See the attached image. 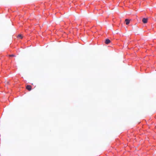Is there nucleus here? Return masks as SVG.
<instances>
[{
  "label": "nucleus",
  "instance_id": "nucleus-1",
  "mask_svg": "<svg viewBox=\"0 0 156 156\" xmlns=\"http://www.w3.org/2000/svg\"><path fill=\"white\" fill-rule=\"evenodd\" d=\"M142 21L143 23H147V19L144 18L142 20Z\"/></svg>",
  "mask_w": 156,
  "mask_h": 156
},
{
  "label": "nucleus",
  "instance_id": "nucleus-3",
  "mask_svg": "<svg viewBox=\"0 0 156 156\" xmlns=\"http://www.w3.org/2000/svg\"><path fill=\"white\" fill-rule=\"evenodd\" d=\"M125 21L126 22V25H128L129 24L130 20L128 19H126L125 20Z\"/></svg>",
  "mask_w": 156,
  "mask_h": 156
},
{
  "label": "nucleus",
  "instance_id": "nucleus-6",
  "mask_svg": "<svg viewBox=\"0 0 156 156\" xmlns=\"http://www.w3.org/2000/svg\"><path fill=\"white\" fill-rule=\"evenodd\" d=\"M9 56H10V57H14V56H15V55H9Z\"/></svg>",
  "mask_w": 156,
  "mask_h": 156
},
{
  "label": "nucleus",
  "instance_id": "nucleus-4",
  "mask_svg": "<svg viewBox=\"0 0 156 156\" xmlns=\"http://www.w3.org/2000/svg\"><path fill=\"white\" fill-rule=\"evenodd\" d=\"M23 36L21 34H19L18 35V36H17V37L19 39H22L23 38Z\"/></svg>",
  "mask_w": 156,
  "mask_h": 156
},
{
  "label": "nucleus",
  "instance_id": "nucleus-5",
  "mask_svg": "<svg viewBox=\"0 0 156 156\" xmlns=\"http://www.w3.org/2000/svg\"><path fill=\"white\" fill-rule=\"evenodd\" d=\"M26 89L28 90H29V85H28L26 86Z\"/></svg>",
  "mask_w": 156,
  "mask_h": 156
},
{
  "label": "nucleus",
  "instance_id": "nucleus-7",
  "mask_svg": "<svg viewBox=\"0 0 156 156\" xmlns=\"http://www.w3.org/2000/svg\"><path fill=\"white\" fill-rule=\"evenodd\" d=\"M30 90H31V87H30Z\"/></svg>",
  "mask_w": 156,
  "mask_h": 156
},
{
  "label": "nucleus",
  "instance_id": "nucleus-2",
  "mask_svg": "<svg viewBox=\"0 0 156 156\" xmlns=\"http://www.w3.org/2000/svg\"><path fill=\"white\" fill-rule=\"evenodd\" d=\"M110 42V41L109 39H106L105 41V43L106 44H108Z\"/></svg>",
  "mask_w": 156,
  "mask_h": 156
}]
</instances>
